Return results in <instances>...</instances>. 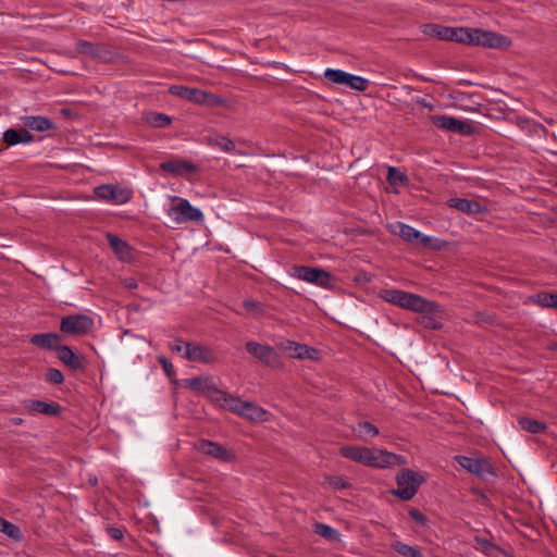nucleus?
Listing matches in <instances>:
<instances>
[{
  "label": "nucleus",
  "mask_w": 557,
  "mask_h": 557,
  "mask_svg": "<svg viewBox=\"0 0 557 557\" xmlns=\"http://www.w3.org/2000/svg\"><path fill=\"white\" fill-rule=\"evenodd\" d=\"M438 29V39L455 41L459 44L482 46L492 49L508 48L510 39L504 35L469 27H448L442 26Z\"/></svg>",
  "instance_id": "1"
},
{
  "label": "nucleus",
  "mask_w": 557,
  "mask_h": 557,
  "mask_svg": "<svg viewBox=\"0 0 557 557\" xmlns=\"http://www.w3.org/2000/svg\"><path fill=\"white\" fill-rule=\"evenodd\" d=\"M339 454L355 462L373 467V468H387L401 466L407 463V458L384 449H371L368 447L359 446H343L339 448Z\"/></svg>",
  "instance_id": "2"
},
{
  "label": "nucleus",
  "mask_w": 557,
  "mask_h": 557,
  "mask_svg": "<svg viewBox=\"0 0 557 557\" xmlns=\"http://www.w3.org/2000/svg\"><path fill=\"white\" fill-rule=\"evenodd\" d=\"M289 274L293 277L325 289H331L335 284L334 276L329 271L321 268L294 265L290 268Z\"/></svg>",
  "instance_id": "3"
},
{
  "label": "nucleus",
  "mask_w": 557,
  "mask_h": 557,
  "mask_svg": "<svg viewBox=\"0 0 557 557\" xmlns=\"http://www.w3.org/2000/svg\"><path fill=\"white\" fill-rule=\"evenodd\" d=\"M424 478L411 469H401L396 475L397 488L393 490V495L401 500H410L417 494L420 485L423 483Z\"/></svg>",
  "instance_id": "4"
},
{
  "label": "nucleus",
  "mask_w": 557,
  "mask_h": 557,
  "mask_svg": "<svg viewBox=\"0 0 557 557\" xmlns=\"http://www.w3.org/2000/svg\"><path fill=\"white\" fill-rule=\"evenodd\" d=\"M380 297L392 305L398 306L403 309L417 312V310H423L424 298L420 295L408 293L405 290L391 288L382 289Z\"/></svg>",
  "instance_id": "5"
},
{
  "label": "nucleus",
  "mask_w": 557,
  "mask_h": 557,
  "mask_svg": "<svg viewBox=\"0 0 557 557\" xmlns=\"http://www.w3.org/2000/svg\"><path fill=\"white\" fill-rule=\"evenodd\" d=\"M95 321L87 314H69L61 319L60 331L75 336H84L92 332Z\"/></svg>",
  "instance_id": "6"
},
{
  "label": "nucleus",
  "mask_w": 557,
  "mask_h": 557,
  "mask_svg": "<svg viewBox=\"0 0 557 557\" xmlns=\"http://www.w3.org/2000/svg\"><path fill=\"white\" fill-rule=\"evenodd\" d=\"M456 462L469 473L485 480L488 475L495 476L492 463L485 458H472L462 455L455 457Z\"/></svg>",
  "instance_id": "7"
},
{
  "label": "nucleus",
  "mask_w": 557,
  "mask_h": 557,
  "mask_svg": "<svg viewBox=\"0 0 557 557\" xmlns=\"http://www.w3.org/2000/svg\"><path fill=\"white\" fill-rule=\"evenodd\" d=\"M246 350L260 360L267 367L277 369L282 367L278 354L270 345L259 344L255 341H248L245 345Z\"/></svg>",
  "instance_id": "8"
},
{
  "label": "nucleus",
  "mask_w": 557,
  "mask_h": 557,
  "mask_svg": "<svg viewBox=\"0 0 557 557\" xmlns=\"http://www.w3.org/2000/svg\"><path fill=\"white\" fill-rule=\"evenodd\" d=\"M169 215L178 224L193 222H202L203 213L190 205L187 199L180 198L176 206L169 210Z\"/></svg>",
  "instance_id": "9"
},
{
  "label": "nucleus",
  "mask_w": 557,
  "mask_h": 557,
  "mask_svg": "<svg viewBox=\"0 0 557 557\" xmlns=\"http://www.w3.org/2000/svg\"><path fill=\"white\" fill-rule=\"evenodd\" d=\"M422 305L424 309L417 310V313L421 314L423 325L430 330L442 329V319L444 317L442 306L435 301L428 300L426 298H424V304Z\"/></svg>",
  "instance_id": "10"
},
{
  "label": "nucleus",
  "mask_w": 557,
  "mask_h": 557,
  "mask_svg": "<svg viewBox=\"0 0 557 557\" xmlns=\"http://www.w3.org/2000/svg\"><path fill=\"white\" fill-rule=\"evenodd\" d=\"M196 449L203 455L211 456L223 462H232L236 459V456L233 451L228 450L221 444L209 440H200L196 444Z\"/></svg>",
  "instance_id": "11"
},
{
  "label": "nucleus",
  "mask_w": 557,
  "mask_h": 557,
  "mask_svg": "<svg viewBox=\"0 0 557 557\" xmlns=\"http://www.w3.org/2000/svg\"><path fill=\"white\" fill-rule=\"evenodd\" d=\"M184 357L189 361L206 364L214 363L218 360L216 354L212 348L194 343L185 344Z\"/></svg>",
  "instance_id": "12"
},
{
  "label": "nucleus",
  "mask_w": 557,
  "mask_h": 557,
  "mask_svg": "<svg viewBox=\"0 0 557 557\" xmlns=\"http://www.w3.org/2000/svg\"><path fill=\"white\" fill-rule=\"evenodd\" d=\"M448 206L462 213L469 215H479L487 212V208L476 200L467 198H451L448 200Z\"/></svg>",
  "instance_id": "13"
},
{
  "label": "nucleus",
  "mask_w": 557,
  "mask_h": 557,
  "mask_svg": "<svg viewBox=\"0 0 557 557\" xmlns=\"http://www.w3.org/2000/svg\"><path fill=\"white\" fill-rule=\"evenodd\" d=\"M397 231L395 233L398 234L404 240L408 243H417L422 245L423 247H429L431 237L423 235L421 232L416 230L414 227L407 225L405 223L398 222L396 224Z\"/></svg>",
  "instance_id": "14"
},
{
  "label": "nucleus",
  "mask_w": 557,
  "mask_h": 557,
  "mask_svg": "<svg viewBox=\"0 0 557 557\" xmlns=\"http://www.w3.org/2000/svg\"><path fill=\"white\" fill-rule=\"evenodd\" d=\"M110 248L115 253L116 258L121 261H129L133 258V249L128 243L117 235L107 233L106 235Z\"/></svg>",
  "instance_id": "15"
},
{
  "label": "nucleus",
  "mask_w": 557,
  "mask_h": 557,
  "mask_svg": "<svg viewBox=\"0 0 557 557\" xmlns=\"http://www.w3.org/2000/svg\"><path fill=\"white\" fill-rule=\"evenodd\" d=\"M211 399L214 403L222 404L224 408L236 414H239L244 404V400L240 398L230 395L220 388H212Z\"/></svg>",
  "instance_id": "16"
},
{
  "label": "nucleus",
  "mask_w": 557,
  "mask_h": 557,
  "mask_svg": "<svg viewBox=\"0 0 557 557\" xmlns=\"http://www.w3.org/2000/svg\"><path fill=\"white\" fill-rule=\"evenodd\" d=\"M24 406L27 410L35 413H41L50 417H57L61 413L62 408L58 403L27 399L24 401Z\"/></svg>",
  "instance_id": "17"
},
{
  "label": "nucleus",
  "mask_w": 557,
  "mask_h": 557,
  "mask_svg": "<svg viewBox=\"0 0 557 557\" xmlns=\"http://www.w3.org/2000/svg\"><path fill=\"white\" fill-rule=\"evenodd\" d=\"M58 358L61 362L67 366L72 370H82L85 368L86 360L83 356H79L73 351L70 346L60 345L58 347Z\"/></svg>",
  "instance_id": "18"
},
{
  "label": "nucleus",
  "mask_w": 557,
  "mask_h": 557,
  "mask_svg": "<svg viewBox=\"0 0 557 557\" xmlns=\"http://www.w3.org/2000/svg\"><path fill=\"white\" fill-rule=\"evenodd\" d=\"M160 169L166 173L182 175L184 172L196 173L198 166L190 161L172 159L160 163Z\"/></svg>",
  "instance_id": "19"
},
{
  "label": "nucleus",
  "mask_w": 557,
  "mask_h": 557,
  "mask_svg": "<svg viewBox=\"0 0 557 557\" xmlns=\"http://www.w3.org/2000/svg\"><path fill=\"white\" fill-rule=\"evenodd\" d=\"M62 341L58 333H40L29 337V343L48 350H58Z\"/></svg>",
  "instance_id": "20"
},
{
  "label": "nucleus",
  "mask_w": 557,
  "mask_h": 557,
  "mask_svg": "<svg viewBox=\"0 0 557 557\" xmlns=\"http://www.w3.org/2000/svg\"><path fill=\"white\" fill-rule=\"evenodd\" d=\"M23 124L26 129L36 132H48L57 128L54 122L46 116L30 115L23 119Z\"/></svg>",
  "instance_id": "21"
},
{
  "label": "nucleus",
  "mask_w": 557,
  "mask_h": 557,
  "mask_svg": "<svg viewBox=\"0 0 557 557\" xmlns=\"http://www.w3.org/2000/svg\"><path fill=\"white\" fill-rule=\"evenodd\" d=\"M188 101L197 104H209L210 107H214L222 103L220 97L215 96L212 92H208L198 88H190Z\"/></svg>",
  "instance_id": "22"
},
{
  "label": "nucleus",
  "mask_w": 557,
  "mask_h": 557,
  "mask_svg": "<svg viewBox=\"0 0 557 557\" xmlns=\"http://www.w3.org/2000/svg\"><path fill=\"white\" fill-rule=\"evenodd\" d=\"M3 140L8 146L33 141V136L26 128H9L3 134Z\"/></svg>",
  "instance_id": "23"
},
{
  "label": "nucleus",
  "mask_w": 557,
  "mask_h": 557,
  "mask_svg": "<svg viewBox=\"0 0 557 557\" xmlns=\"http://www.w3.org/2000/svg\"><path fill=\"white\" fill-rule=\"evenodd\" d=\"M267 410L251 401H244L238 416L251 421H262L267 414Z\"/></svg>",
  "instance_id": "24"
},
{
  "label": "nucleus",
  "mask_w": 557,
  "mask_h": 557,
  "mask_svg": "<svg viewBox=\"0 0 557 557\" xmlns=\"http://www.w3.org/2000/svg\"><path fill=\"white\" fill-rule=\"evenodd\" d=\"M76 51L82 54L90 55L97 59H103L104 49L101 45L87 40L76 42Z\"/></svg>",
  "instance_id": "25"
},
{
  "label": "nucleus",
  "mask_w": 557,
  "mask_h": 557,
  "mask_svg": "<svg viewBox=\"0 0 557 557\" xmlns=\"http://www.w3.org/2000/svg\"><path fill=\"white\" fill-rule=\"evenodd\" d=\"M186 386L191 391L207 392L210 398L212 395V388H216L211 384V380L208 376L191 377L186 381Z\"/></svg>",
  "instance_id": "26"
},
{
  "label": "nucleus",
  "mask_w": 557,
  "mask_h": 557,
  "mask_svg": "<svg viewBox=\"0 0 557 557\" xmlns=\"http://www.w3.org/2000/svg\"><path fill=\"white\" fill-rule=\"evenodd\" d=\"M0 532L5 534L14 542H21L23 540V532L21 531L20 527L2 517H0Z\"/></svg>",
  "instance_id": "27"
},
{
  "label": "nucleus",
  "mask_w": 557,
  "mask_h": 557,
  "mask_svg": "<svg viewBox=\"0 0 557 557\" xmlns=\"http://www.w3.org/2000/svg\"><path fill=\"white\" fill-rule=\"evenodd\" d=\"M519 426L529 433L539 434L546 430L547 425L539 420L521 417L518 419Z\"/></svg>",
  "instance_id": "28"
},
{
  "label": "nucleus",
  "mask_w": 557,
  "mask_h": 557,
  "mask_svg": "<svg viewBox=\"0 0 557 557\" xmlns=\"http://www.w3.org/2000/svg\"><path fill=\"white\" fill-rule=\"evenodd\" d=\"M288 349L292 356L298 359H313V355L317 354L314 348L295 342H289Z\"/></svg>",
  "instance_id": "29"
},
{
  "label": "nucleus",
  "mask_w": 557,
  "mask_h": 557,
  "mask_svg": "<svg viewBox=\"0 0 557 557\" xmlns=\"http://www.w3.org/2000/svg\"><path fill=\"white\" fill-rule=\"evenodd\" d=\"M313 531L315 534L322 536L323 539L330 542H337L339 541L341 537V534L336 529L332 528L329 524L320 522L314 523Z\"/></svg>",
  "instance_id": "30"
},
{
  "label": "nucleus",
  "mask_w": 557,
  "mask_h": 557,
  "mask_svg": "<svg viewBox=\"0 0 557 557\" xmlns=\"http://www.w3.org/2000/svg\"><path fill=\"white\" fill-rule=\"evenodd\" d=\"M391 547L403 557H425L420 548L410 546L400 541L393 542Z\"/></svg>",
  "instance_id": "31"
},
{
  "label": "nucleus",
  "mask_w": 557,
  "mask_h": 557,
  "mask_svg": "<svg viewBox=\"0 0 557 557\" xmlns=\"http://www.w3.org/2000/svg\"><path fill=\"white\" fill-rule=\"evenodd\" d=\"M349 75L350 73L336 69H326L324 72V77L335 85L348 86Z\"/></svg>",
  "instance_id": "32"
},
{
  "label": "nucleus",
  "mask_w": 557,
  "mask_h": 557,
  "mask_svg": "<svg viewBox=\"0 0 557 557\" xmlns=\"http://www.w3.org/2000/svg\"><path fill=\"white\" fill-rule=\"evenodd\" d=\"M556 295L557 294H555V293L542 292V293H537L535 295H532L530 297V300L533 304H535L539 307H541V308H552V309H554Z\"/></svg>",
  "instance_id": "33"
},
{
  "label": "nucleus",
  "mask_w": 557,
  "mask_h": 557,
  "mask_svg": "<svg viewBox=\"0 0 557 557\" xmlns=\"http://www.w3.org/2000/svg\"><path fill=\"white\" fill-rule=\"evenodd\" d=\"M354 431L357 433L359 438H364L366 436L374 437L380 433L379 429L368 421L359 422L357 426L354 428Z\"/></svg>",
  "instance_id": "34"
},
{
  "label": "nucleus",
  "mask_w": 557,
  "mask_h": 557,
  "mask_svg": "<svg viewBox=\"0 0 557 557\" xmlns=\"http://www.w3.org/2000/svg\"><path fill=\"white\" fill-rule=\"evenodd\" d=\"M386 180L391 185H400L408 182L407 175L394 166L388 168Z\"/></svg>",
  "instance_id": "35"
},
{
  "label": "nucleus",
  "mask_w": 557,
  "mask_h": 557,
  "mask_svg": "<svg viewBox=\"0 0 557 557\" xmlns=\"http://www.w3.org/2000/svg\"><path fill=\"white\" fill-rule=\"evenodd\" d=\"M115 186L100 185L95 188V195L102 200L111 201L114 198Z\"/></svg>",
  "instance_id": "36"
},
{
  "label": "nucleus",
  "mask_w": 557,
  "mask_h": 557,
  "mask_svg": "<svg viewBox=\"0 0 557 557\" xmlns=\"http://www.w3.org/2000/svg\"><path fill=\"white\" fill-rule=\"evenodd\" d=\"M457 121L458 119L447 115H440L434 119V123L437 127L451 132H454Z\"/></svg>",
  "instance_id": "37"
},
{
  "label": "nucleus",
  "mask_w": 557,
  "mask_h": 557,
  "mask_svg": "<svg viewBox=\"0 0 557 557\" xmlns=\"http://www.w3.org/2000/svg\"><path fill=\"white\" fill-rule=\"evenodd\" d=\"M348 87L358 91H364L369 87V81L364 77L350 74Z\"/></svg>",
  "instance_id": "38"
},
{
  "label": "nucleus",
  "mask_w": 557,
  "mask_h": 557,
  "mask_svg": "<svg viewBox=\"0 0 557 557\" xmlns=\"http://www.w3.org/2000/svg\"><path fill=\"white\" fill-rule=\"evenodd\" d=\"M213 145L215 147H219L221 150H223L225 152H233V151H235V148H236L235 143L232 139L224 137V136H220V137L215 138L213 140Z\"/></svg>",
  "instance_id": "39"
},
{
  "label": "nucleus",
  "mask_w": 557,
  "mask_h": 557,
  "mask_svg": "<svg viewBox=\"0 0 557 557\" xmlns=\"http://www.w3.org/2000/svg\"><path fill=\"white\" fill-rule=\"evenodd\" d=\"M408 515H409L410 519L413 520L418 525H421V527L429 525V522H430L429 518L423 512H421L419 509L411 508L408 511Z\"/></svg>",
  "instance_id": "40"
},
{
  "label": "nucleus",
  "mask_w": 557,
  "mask_h": 557,
  "mask_svg": "<svg viewBox=\"0 0 557 557\" xmlns=\"http://www.w3.org/2000/svg\"><path fill=\"white\" fill-rule=\"evenodd\" d=\"M46 381L52 384L60 385L64 382V375L60 370L50 368L46 373Z\"/></svg>",
  "instance_id": "41"
},
{
  "label": "nucleus",
  "mask_w": 557,
  "mask_h": 557,
  "mask_svg": "<svg viewBox=\"0 0 557 557\" xmlns=\"http://www.w3.org/2000/svg\"><path fill=\"white\" fill-rule=\"evenodd\" d=\"M327 483L334 488V490H346L350 487V483L338 475H332L327 478Z\"/></svg>",
  "instance_id": "42"
},
{
  "label": "nucleus",
  "mask_w": 557,
  "mask_h": 557,
  "mask_svg": "<svg viewBox=\"0 0 557 557\" xmlns=\"http://www.w3.org/2000/svg\"><path fill=\"white\" fill-rule=\"evenodd\" d=\"M190 87H186L183 85H172L169 88V92L173 96H177L182 99L188 100Z\"/></svg>",
  "instance_id": "43"
},
{
  "label": "nucleus",
  "mask_w": 557,
  "mask_h": 557,
  "mask_svg": "<svg viewBox=\"0 0 557 557\" xmlns=\"http://www.w3.org/2000/svg\"><path fill=\"white\" fill-rule=\"evenodd\" d=\"M151 123L157 127H165L171 124V117L163 113H154Z\"/></svg>",
  "instance_id": "44"
},
{
  "label": "nucleus",
  "mask_w": 557,
  "mask_h": 557,
  "mask_svg": "<svg viewBox=\"0 0 557 557\" xmlns=\"http://www.w3.org/2000/svg\"><path fill=\"white\" fill-rule=\"evenodd\" d=\"M114 196L115 197L111 200L114 203H125L131 199V193L128 190L117 188L116 186Z\"/></svg>",
  "instance_id": "45"
},
{
  "label": "nucleus",
  "mask_w": 557,
  "mask_h": 557,
  "mask_svg": "<svg viewBox=\"0 0 557 557\" xmlns=\"http://www.w3.org/2000/svg\"><path fill=\"white\" fill-rule=\"evenodd\" d=\"M158 361L162 366L165 374L169 377H172L175 374L174 367H173L172 362L166 359V357L160 356V357H158Z\"/></svg>",
  "instance_id": "46"
},
{
  "label": "nucleus",
  "mask_w": 557,
  "mask_h": 557,
  "mask_svg": "<svg viewBox=\"0 0 557 557\" xmlns=\"http://www.w3.org/2000/svg\"><path fill=\"white\" fill-rule=\"evenodd\" d=\"M472 128L473 127H472L471 124H469V123H467L465 121L458 120L457 123H456L454 132L462 134V135H469V134H471Z\"/></svg>",
  "instance_id": "47"
},
{
  "label": "nucleus",
  "mask_w": 557,
  "mask_h": 557,
  "mask_svg": "<svg viewBox=\"0 0 557 557\" xmlns=\"http://www.w3.org/2000/svg\"><path fill=\"white\" fill-rule=\"evenodd\" d=\"M107 533L115 541H120L124 537V530L122 528L109 527Z\"/></svg>",
  "instance_id": "48"
},
{
  "label": "nucleus",
  "mask_w": 557,
  "mask_h": 557,
  "mask_svg": "<svg viewBox=\"0 0 557 557\" xmlns=\"http://www.w3.org/2000/svg\"><path fill=\"white\" fill-rule=\"evenodd\" d=\"M426 30H424L426 34L433 36V37H436L438 38V27H441V25H437V24H430V25H426Z\"/></svg>",
  "instance_id": "49"
},
{
  "label": "nucleus",
  "mask_w": 557,
  "mask_h": 557,
  "mask_svg": "<svg viewBox=\"0 0 557 557\" xmlns=\"http://www.w3.org/2000/svg\"><path fill=\"white\" fill-rule=\"evenodd\" d=\"M475 541L483 546L484 549H490L491 547H493V544L491 541L486 540V539H482V537H475Z\"/></svg>",
  "instance_id": "50"
},
{
  "label": "nucleus",
  "mask_w": 557,
  "mask_h": 557,
  "mask_svg": "<svg viewBox=\"0 0 557 557\" xmlns=\"http://www.w3.org/2000/svg\"><path fill=\"white\" fill-rule=\"evenodd\" d=\"M185 344L183 341L178 339L174 344L171 345V350L180 352L182 351L183 347H185Z\"/></svg>",
  "instance_id": "51"
},
{
  "label": "nucleus",
  "mask_w": 557,
  "mask_h": 557,
  "mask_svg": "<svg viewBox=\"0 0 557 557\" xmlns=\"http://www.w3.org/2000/svg\"><path fill=\"white\" fill-rule=\"evenodd\" d=\"M243 305H244V307H245L247 310H252V309H255V308L258 306V304H257V302L248 301V300H245Z\"/></svg>",
  "instance_id": "52"
},
{
  "label": "nucleus",
  "mask_w": 557,
  "mask_h": 557,
  "mask_svg": "<svg viewBox=\"0 0 557 557\" xmlns=\"http://www.w3.org/2000/svg\"><path fill=\"white\" fill-rule=\"evenodd\" d=\"M11 421L15 425H20L23 423V419H21V418H13Z\"/></svg>",
  "instance_id": "53"
},
{
  "label": "nucleus",
  "mask_w": 557,
  "mask_h": 557,
  "mask_svg": "<svg viewBox=\"0 0 557 557\" xmlns=\"http://www.w3.org/2000/svg\"><path fill=\"white\" fill-rule=\"evenodd\" d=\"M127 287L135 288V287H137V284L134 280H131L129 282H127Z\"/></svg>",
  "instance_id": "54"
},
{
  "label": "nucleus",
  "mask_w": 557,
  "mask_h": 557,
  "mask_svg": "<svg viewBox=\"0 0 557 557\" xmlns=\"http://www.w3.org/2000/svg\"><path fill=\"white\" fill-rule=\"evenodd\" d=\"M555 305H554V309H557V294H556V297H555Z\"/></svg>",
  "instance_id": "55"
}]
</instances>
